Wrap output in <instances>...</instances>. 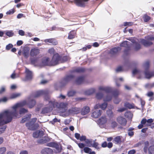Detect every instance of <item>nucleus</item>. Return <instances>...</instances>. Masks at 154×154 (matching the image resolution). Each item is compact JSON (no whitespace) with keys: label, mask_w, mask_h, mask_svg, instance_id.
Returning <instances> with one entry per match:
<instances>
[{"label":"nucleus","mask_w":154,"mask_h":154,"mask_svg":"<svg viewBox=\"0 0 154 154\" xmlns=\"http://www.w3.org/2000/svg\"><path fill=\"white\" fill-rule=\"evenodd\" d=\"M76 5L78 6L84 7L85 6V2L89 0H74Z\"/></svg>","instance_id":"16"},{"label":"nucleus","mask_w":154,"mask_h":154,"mask_svg":"<svg viewBox=\"0 0 154 154\" xmlns=\"http://www.w3.org/2000/svg\"><path fill=\"white\" fill-rule=\"evenodd\" d=\"M143 18L145 22H147L150 20L151 17L146 14H145L143 17Z\"/></svg>","instance_id":"41"},{"label":"nucleus","mask_w":154,"mask_h":154,"mask_svg":"<svg viewBox=\"0 0 154 154\" xmlns=\"http://www.w3.org/2000/svg\"><path fill=\"white\" fill-rule=\"evenodd\" d=\"M39 49L37 48H34L30 50V55L32 57L36 56L39 53Z\"/></svg>","instance_id":"17"},{"label":"nucleus","mask_w":154,"mask_h":154,"mask_svg":"<svg viewBox=\"0 0 154 154\" xmlns=\"http://www.w3.org/2000/svg\"><path fill=\"white\" fill-rule=\"evenodd\" d=\"M25 78L22 79V80L23 81H26L31 80L32 78V72L27 68L25 67Z\"/></svg>","instance_id":"12"},{"label":"nucleus","mask_w":154,"mask_h":154,"mask_svg":"<svg viewBox=\"0 0 154 154\" xmlns=\"http://www.w3.org/2000/svg\"><path fill=\"white\" fill-rule=\"evenodd\" d=\"M92 140L91 139H87L85 143L87 145V146L89 147H91L92 144Z\"/></svg>","instance_id":"39"},{"label":"nucleus","mask_w":154,"mask_h":154,"mask_svg":"<svg viewBox=\"0 0 154 154\" xmlns=\"http://www.w3.org/2000/svg\"><path fill=\"white\" fill-rule=\"evenodd\" d=\"M28 102L26 101L16 103L12 107L13 110L5 111L0 114V126L6 124L10 122L12 119L13 117L19 118L17 108L27 105Z\"/></svg>","instance_id":"2"},{"label":"nucleus","mask_w":154,"mask_h":154,"mask_svg":"<svg viewBox=\"0 0 154 154\" xmlns=\"http://www.w3.org/2000/svg\"><path fill=\"white\" fill-rule=\"evenodd\" d=\"M112 89L110 87H106L105 91L107 93H110L112 92Z\"/></svg>","instance_id":"55"},{"label":"nucleus","mask_w":154,"mask_h":154,"mask_svg":"<svg viewBox=\"0 0 154 154\" xmlns=\"http://www.w3.org/2000/svg\"><path fill=\"white\" fill-rule=\"evenodd\" d=\"M53 150L51 148H47L43 149L41 151L42 154H52Z\"/></svg>","instance_id":"21"},{"label":"nucleus","mask_w":154,"mask_h":154,"mask_svg":"<svg viewBox=\"0 0 154 154\" xmlns=\"http://www.w3.org/2000/svg\"><path fill=\"white\" fill-rule=\"evenodd\" d=\"M121 48L119 47H115L112 48L110 51L109 53L111 55H114L116 54L120 50Z\"/></svg>","instance_id":"18"},{"label":"nucleus","mask_w":154,"mask_h":154,"mask_svg":"<svg viewBox=\"0 0 154 154\" xmlns=\"http://www.w3.org/2000/svg\"><path fill=\"white\" fill-rule=\"evenodd\" d=\"M7 127L6 125H4L2 128H0V134L4 132Z\"/></svg>","instance_id":"59"},{"label":"nucleus","mask_w":154,"mask_h":154,"mask_svg":"<svg viewBox=\"0 0 154 154\" xmlns=\"http://www.w3.org/2000/svg\"><path fill=\"white\" fill-rule=\"evenodd\" d=\"M149 66V62L147 61L145 62L143 64V67L145 68L144 72L146 78L147 79H150L154 76V73L153 72H150L148 70Z\"/></svg>","instance_id":"4"},{"label":"nucleus","mask_w":154,"mask_h":154,"mask_svg":"<svg viewBox=\"0 0 154 154\" xmlns=\"http://www.w3.org/2000/svg\"><path fill=\"white\" fill-rule=\"evenodd\" d=\"M149 154H154V146H150L148 149Z\"/></svg>","instance_id":"45"},{"label":"nucleus","mask_w":154,"mask_h":154,"mask_svg":"<svg viewBox=\"0 0 154 154\" xmlns=\"http://www.w3.org/2000/svg\"><path fill=\"white\" fill-rule=\"evenodd\" d=\"M124 106L129 109H131L134 108V104H131L128 102L125 103Z\"/></svg>","instance_id":"37"},{"label":"nucleus","mask_w":154,"mask_h":154,"mask_svg":"<svg viewBox=\"0 0 154 154\" xmlns=\"http://www.w3.org/2000/svg\"><path fill=\"white\" fill-rule=\"evenodd\" d=\"M87 139L86 137L85 136L82 135L80 136L79 140L81 141H85Z\"/></svg>","instance_id":"63"},{"label":"nucleus","mask_w":154,"mask_h":154,"mask_svg":"<svg viewBox=\"0 0 154 154\" xmlns=\"http://www.w3.org/2000/svg\"><path fill=\"white\" fill-rule=\"evenodd\" d=\"M130 48L125 49L124 51V55L125 56H127L129 54V51Z\"/></svg>","instance_id":"58"},{"label":"nucleus","mask_w":154,"mask_h":154,"mask_svg":"<svg viewBox=\"0 0 154 154\" xmlns=\"http://www.w3.org/2000/svg\"><path fill=\"white\" fill-rule=\"evenodd\" d=\"M61 113L62 114L60 115V116L64 117H66L69 115L68 111H66V109L65 112Z\"/></svg>","instance_id":"51"},{"label":"nucleus","mask_w":154,"mask_h":154,"mask_svg":"<svg viewBox=\"0 0 154 154\" xmlns=\"http://www.w3.org/2000/svg\"><path fill=\"white\" fill-rule=\"evenodd\" d=\"M85 71V69L84 68L82 67H78L75 68V69L73 70L72 72H83Z\"/></svg>","instance_id":"32"},{"label":"nucleus","mask_w":154,"mask_h":154,"mask_svg":"<svg viewBox=\"0 0 154 154\" xmlns=\"http://www.w3.org/2000/svg\"><path fill=\"white\" fill-rule=\"evenodd\" d=\"M47 146L55 148L56 149V153L61 152L62 149L61 146L58 145L57 143L54 142H49L47 144Z\"/></svg>","instance_id":"10"},{"label":"nucleus","mask_w":154,"mask_h":154,"mask_svg":"<svg viewBox=\"0 0 154 154\" xmlns=\"http://www.w3.org/2000/svg\"><path fill=\"white\" fill-rule=\"evenodd\" d=\"M29 50L28 48H25L23 50V54L26 58H27L29 56Z\"/></svg>","instance_id":"33"},{"label":"nucleus","mask_w":154,"mask_h":154,"mask_svg":"<svg viewBox=\"0 0 154 154\" xmlns=\"http://www.w3.org/2000/svg\"><path fill=\"white\" fill-rule=\"evenodd\" d=\"M36 103L35 101L33 99L29 100L28 102L27 106L30 109L34 107Z\"/></svg>","instance_id":"26"},{"label":"nucleus","mask_w":154,"mask_h":154,"mask_svg":"<svg viewBox=\"0 0 154 154\" xmlns=\"http://www.w3.org/2000/svg\"><path fill=\"white\" fill-rule=\"evenodd\" d=\"M116 120L119 124L123 126H125L127 122L125 118L122 116L118 117L116 119Z\"/></svg>","instance_id":"14"},{"label":"nucleus","mask_w":154,"mask_h":154,"mask_svg":"<svg viewBox=\"0 0 154 154\" xmlns=\"http://www.w3.org/2000/svg\"><path fill=\"white\" fill-rule=\"evenodd\" d=\"M133 47L134 50L136 51L139 50L141 48V45L137 42L134 44Z\"/></svg>","instance_id":"35"},{"label":"nucleus","mask_w":154,"mask_h":154,"mask_svg":"<svg viewBox=\"0 0 154 154\" xmlns=\"http://www.w3.org/2000/svg\"><path fill=\"white\" fill-rule=\"evenodd\" d=\"M6 35L9 37H11L13 36L14 34V33L12 31H7L6 32Z\"/></svg>","instance_id":"50"},{"label":"nucleus","mask_w":154,"mask_h":154,"mask_svg":"<svg viewBox=\"0 0 154 154\" xmlns=\"http://www.w3.org/2000/svg\"><path fill=\"white\" fill-rule=\"evenodd\" d=\"M14 12V9H11L10 10L6 12V14L8 15H10L13 14Z\"/></svg>","instance_id":"62"},{"label":"nucleus","mask_w":154,"mask_h":154,"mask_svg":"<svg viewBox=\"0 0 154 154\" xmlns=\"http://www.w3.org/2000/svg\"><path fill=\"white\" fill-rule=\"evenodd\" d=\"M103 96V95L102 93L99 92L96 94V97L98 99H100L102 98Z\"/></svg>","instance_id":"53"},{"label":"nucleus","mask_w":154,"mask_h":154,"mask_svg":"<svg viewBox=\"0 0 154 154\" xmlns=\"http://www.w3.org/2000/svg\"><path fill=\"white\" fill-rule=\"evenodd\" d=\"M54 100L55 107H56L59 109L60 112H63L65 111L66 108L67 106V104L65 103H58L55 102Z\"/></svg>","instance_id":"6"},{"label":"nucleus","mask_w":154,"mask_h":154,"mask_svg":"<svg viewBox=\"0 0 154 154\" xmlns=\"http://www.w3.org/2000/svg\"><path fill=\"white\" fill-rule=\"evenodd\" d=\"M6 150V148L5 147H2L0 148V154H4Z\"/></svg>","instance_id":"57"},{"label":"nucleus","mask_w":154,"mask_h":154,"mask_svg":"<svg viewBox=\"0 0 154 154\" xmlns=\"http://www.w3.org/2000/svg\"><path fill=\"white\" fill-rule=\"evenodd\" d=\"M90 112V108L88 106H85L83 107L81 111V114L82 115L87 114Z\"/></svg>","instance_id":"22"},{"label":"nucleus","mask_w":154,"mask_h":154,"mask_svg":"<svg viewBox=\"0 0 154 154\" xmlns=\"http://www.w3.org/2000/svg\"><path fill=\"white\" fill-rule=\"evenodd\" d=\"M76 92L74 91H69L68 92L67 95L69 97L73 96L75 94Z\"/></svg>","instance_id":"46"},{"label":"nucleus","mask_w":154,"mask_h":154,"mask_svg":"<svg viewBox=\"0 0 154 154\" xmlns=\"http://www.w3.org/2000/svg\"><path fill=\"white\" fill-rule=\"evenodd\" d=\"M38 142L40 143L43 144L46 143L49 141L48 137H45L38 140Z\"/></svg>","instance_id":"29"},{"label":"nucleus","mask_w":154,"mask_h":154,"mask_svg":"<svg viewBox=\"0 0 154 154\" xmlns=\"http://www.w3.org/2000/svg\"><path fill=\"white\" fill-rule=\"evenodd\" d=\"M123 71V69L121 66L118 67L116 70V72H119Z\"/></svg>","instance_id":"64"},{"label":"nucleus","mask_w":154,"mask_h":154,"mask_svg":"<svg viewBox=\"0 0 154 154\" xmlns=\"http://www.w3.org/2000/svg\"><path fill=\"white\" fill-rule=\"evenodd\" d=\"M115 99L114 100V103L116 104H118L119 102L121 101V99L117 98V97H115Z\"/></svg>","instance_id":"60"},{"label":"nucleus","mask_w":154,"mask_h":154,"mask_svg":"<svg viewBox=\"0 0 154 154\" xmlns=\"http://www.w3.org/2000/svg\"><path fill=\"white\" fill-rule=\"evenodd\" d=\"M54 100H52L49 101V106L45 107L42 109V114H45L48 113L53 109V108L55 107Z\"/></svg>","instance_id":"5"},{"label":"nucleus","mask_w":154,"mask_h":154,"mask_svg":"<svg viewBox=\"0 0 154 154\" xmlns=\"http://www.w3.org/2000/svg\"><path fill=\"white\" fill-rule=\"evenodd\" d=\"M60 56L58 54H56L53 56L50 64L51 66H54L60 63Z\"/></svg>","instance_id":"8"},{"label":"nucleus","mask_w":154,"mask_h":154,"mask_svg":"<svg viewBox=\"0 0 154 154\" xmlns=\"http://www.w3.org/2000/svg\"><path fill=\"white\" fill-rule=\"evenodd\" d=\"M76 34V31L75 30H72L69 33L68 38L71 39L74 38Z\"/></svg>","instance_id":"30"},{"label":"nucleus","mask_w":154,"mask_h":154,"mask_svg":"<svg viewBox=\"0 0 154 154\" xmlns=\"http://www.w3.org/2000/svg\"><path fill=\"white\" fill-rule=\"evenodd\" d=\"M75 76L74 75L72 74L66 75L62 80L61 82V84L63 86L64 85L73 79Z\"/></svg>","instance_id":"11"},{"label":"nucleus","mask_w":154,"mask_h":154,"mask_svg":"<svg viewBox=\"0 0 154 154\" xmlns=\"http://www.w3.org/2000/svg\"><path fill=\"white\" fill-rule=\"evenodd\" d=\"M107 105V103L106 102L101 104H100V108L101 109L103 110H105L106 108Z\"/></svg>","instance_id":"49"},{"label":"nucleus","mask_w":154,"mask_h":154,"mask_svg":"<svg viewBox=\"0 0 154 154\" xmlns=\"http://www.w3.org/2000/svg\"><path fill=\"white\" fill-rule=\"evenodd\" d=\"M117 123L115 121H112L111 123V126L112 128H115L117 125Z\"/></svg>","instance_id":"61"},{"label":"nucleus","mask_w":154,"mask_h":154,"mask_svg":"<svg viewBox=\"0 0 154 154\" xmlns=\"http://www.w3.org/2000/svg\"><path fill=\"white\" fill-rule=\"evenodd\" d=\"M121 47H124L126 48H130L131 43L129 42L125 41L122 42L120 45Z\"/></svg>","instance_id":"25"},{"label":"nucleus","mask_w":154,"mask_h":154,"mask_svg":"<svg viewBox=\"0 0 154 154\" xmlns=\"http://www.w3.org/2000/svg\"><path fill=\"white\" fill-rule=\"evenodd\" d=\"M142 72V71H141L140 70H138L136 69H135L133 70L132 74L134 75L137 74L140 75Z\"/></svg>","instance_id":"42"},{"label":"nucleus","mask_w":154,"mask_h":154,"mask_svg":"<svg viewBox=\"0 0 154 154\" xmlns=\"http://www.w3.org/2000/svg\"><path fill=\"white\" fill-rule=\"evenodd\" d=\"M31 117V114L27 115L26 116H25L23 118H22L20 122V123H23L25 122L29 121Z\"/></svg>","instance_id":"28"},{"label":"nucleus","mask_w":154,"mask_h":154,"mask_svg":"<svg viewBox=\"0 0 154 154\" xmlns=\"http://www.w3.org/2000/svg\"><path fill=\"white\" fill-rule=\"evenodd\" d=\"M95 91V89L94 88H91L85 91V93L87 95H90L93 94Z\"/></svg>","instance_id":"31"},{"label":"nucleus","mask_w":154,"mask_h":154,"mask_svg":"<svg viewBox=\"0 0 154 154\" xmlns=\"http://www.w3.org/2000/svg\"><path fill=\"white\" fill-rule=\"evenodd\" d=\"M106 113L110 118H112L114 116V114L111 110L109 109L106 111Z\"/></svg>","instance_id":"44"},{"label":"nucleus","mask_w":154,"mask_h":154,"mask_svg":"<svg viewBox=\"0 0 154 154\" xmlns=\"http://www.w3.org/2000/svg\"><path fill=\"white\" fill-rule=\"evenodd\" d=\"M113 142L116 144L120 143L121 142V140L120 136H117L115 137Z\"/></svg>","instance_id":"36"},{"label":"nucleus","mask_w":154,"mask_h":154,"mask_svg":"<svg viewBox=\"0 0 154 154\" xmlns=\"http://www.w3.org/2000/svg\"><path fill=\"white\" fill-rule=\"evenodd\" d=\"M31 64L35 67H41L42 64L41 61L37 58H30Z\"/></svg>","instance_id":"9"},{"label":"nucleus","mask_w":154,"mask_h":154,"mask_svg":"<svg viewBox=\"0 0 154 154\" xmlns=\"http://www.w3.org/2000/svg\"><path fill=\"white\" fill-rule=\"evenodd\" d=\"M37 119L36 118H33L32 119L30 122L26 123V126L29 129L34 130L36 129V128H34L35 126H36L37 127L38 126V124H36L34 125H33L34 123L37 120Z\"/></svg>","instance_id":"7"},{"label":"nucleus","mask_w":154,"mask_h":154,"mask_svg":"<svg viewBox=\"0 0 154 154\" xmlns=\"http://www.w3.org/2000/svg\"><path fill=\"white\" fill-rule=\"evenodd\" d=\"M92 150L90 148L87 147H85L84 148V151L85 153H89Z\"/></svg>","instance_id":"56"},{"label":"nucleus","mask_w":154,"mask_h":154,"mask_svg":"<svg viewBox=\"0 0 154 154\" xmlns=\"http://www.w3.org/2000/svg\"><path fill=\"white\" fill-rule=\"evenodd\" d=\"M153 122V120L152 119H149L146 120L145 118H143L142 120V122L143 124H145V126L147 127L151 126V123Z\"/></svg>","instance_id":"15"},{"label":"nucleus","mask_w":154,"mask_h":154,"mask_svg":"<svg viewBox=\"0 0 154 154\" xmlns=\"http://www.w3.org/2000/svg\"><path fill=\"white\" fill-rule=\"evenodd\" d=\"M80 111V109L79 108L72 107L69 109L68 111L69 115H74L78 113Z\"/></svg>","instance_id":"13"},{"label":"nucleus","mask_w":154,"mask_h":154,"mask_svg":"<svg viewBox=\"0 0 154 154\" xmlns=\"http://www.w3.org/2000/svg\"><path fill=\"white\" fill-rule=\"evenodd\" d=\"M102 112L100 110H96L92 113V116L94 118H97L101 115Z\"/></svg>","instance_id":"24"},{"label":"nucleus","mask_w":154,"mask_h":154,"mask_svg":"<svg viewBox=\"0 0 154 154\" xmlns=\"http://www.w3.org/2000/svg\"><path fill=\"white\" fill-rule=\"evenodd\" d=\"M69 57L67 56H65L63 57L60 56V63L65 62L69 60Z\"/></svg>","instance_id":"40"},{"label":"nucleus","mask_w":154,"mask_h":154,"mask_svg":"<svg viewBox=\"0 0 154 154\" xmlns=\"http://www.w3.org/2000/svg\"><path fill=\"white\" fill-rule=\"evenodd\" d=\"M28 112V110L24 108H21L19 110V113L20 114H24Z\"/></svg>","instance_id":"48"},{"label":"nucleus","mask_w":154,"mask_h":154,"mask_svg":"<svg viewBox=\"0 0 154 154\" xmlns=\"http://www.w3.org/2000/svg\"><path fill=\"white\" fill-rule=\"evenodd\" d=\"M49 91L48 90H41L36 92L34 94V97L35 98L38 97L42 95H45V99L46 100H49L50 99V96L48 95Z\"/></svg>","instance_id":"3"},{"label":"nucleus","mask_w":154,"mask_h":154,"mask_svg":"<svg viewBox=\"0 0 154 154\" xmlns=\"http://www.w3.org/2000/svg\"><path fill=\"white\" fill-rule=\"evenodd\" d=\"M112 98V96L108 95L103 100L104 102L109 101H110Z\"/></svg>","instance_id":"52"},{"label":"nucleus","mask_w":154,"mask_h":154,"mask_svg":"<svg viewBox=\"0 0 154 154\" xmlns=\"http://www.w3.org/2000/svg\"><path fill=\"white\" fill-rule=\"evenodd\" d=\"M44 41L46 43L48 42L51 43L53 45H57L58 43L56 40L53 38L46 39H45Z\"/></svg>","instance_id":"20"},{"label":"nucleus","mask_w":154,"mask_h":154,"mask_svg":"<svg viewBox=\"0 0 154 154\" xmlns=\"http://www.w3.org/2000/svg\"><path fill=\"white\" fill-rule=\"evenodd\" d=\"M84 76H80L77 78L75 81V83L77 85H80L82 83L84 80Z\"/></svg>","instance_id":"27"},{"label":"nucleus","mask_w":154,"mask_h":154,"mask_svg":"<svg viewBox=\"0 0 154 154\" xmlns=\"http://www.w3.org/2000/svg\"><path fill=\"white\" fill-rule=\"evenodd\" d=\"M95 141L92 144L91 147H94L97 149H100V147L99 146V143L97 142H95Z\"/></svg>","instance_id":"43"},{"label":"nucleus","mask_w":154,"mask_h":154,"mask_svg":"<svg viewBox=\"0 0 154 154\" xmlns=\"http://www.w3.org/2000/svg\"><path fill=\"white\" fill-rule=\"evenodd\" d=\"M140 42L146 47L150 46L153 44L152 42L143 39H141Z\"/></svg>","instance_id":"19"},{"label":"nucleus","mask_w":154,"mask_h":154,"mask_svg":"<svg viewBox=\"0 0 154 154\" xmlns=\"http://www.w3.org/2000/svg\"><path fill=\"white\" fill-rule=\"evenodd\" d=\"M125 116L128 118H131L132 117V114L130 111H127L125 114Z\"/></svg>","instance_id":"47"},{"label":"nucleus","mask_w":154,"mask_h":154,"mask_svg":"<svg viewBox=\"0 0 154 154\" xmlns=\"http://www.w3.org/2000/svg\"><path fill=\"white\" fill-rule=\"evenodd\" d=\"M28 102L26 101L16 103L12 107L13 110L5 111L0 114V126L6 124L10 122L12 119L13 117L19 118L17 108L27 105Z\"/></svg>","instance_id":"1"},{"label":"nucleus","mask_w":154,"mask_h":154,"mask_svg":"<svg viewBox=\"0 0 154 154\" xmlns=\"http://www.w3.org/2000/svg\"><path fill=\"white\" fill-rule=\"evenodd\" d=\"M114 97H117L119 94V91L118 89H115L111 92Z\"/></svg>","instance_id":"38"},{"label":"nucleus","mask_w":154,"mask_h":154,"mask_svg":"<svg viewBox=\"0 0 154 154\" xmlns=\"http://www.w3.org/2000/svg\"><path fill=\"white\" fill-rule=\"evenodd\" d=\"M107 122V119L105 116L102 117L99 119L98 122L102 125L106 123Z\"/></svg>","instance_id":"34"},{"label":"nucleus","mask_w":154,"mask_h":154,"mask_svg":"<svg viewBox=\"0 0 154 154\" xmlns=\"http://www.w3.org/2000/svg\"><path fill=\"white\" fill-rule=\"evenodd\" d=\"M42 66L43 65H51L50 62H49V58L48 57L43 58L41 62Z\"/></svg>","instance_id":"23"},{"label":"nucleus","mask_w":154,"mask_h":154,"mask_svg":"<svg viewBox=\"0 0 154 154\" xmlns=\"http://www.w3.org/2000/svg\"><path fill=\"white\" fill-rule=\"evenodd\" d=\"M20 95V93H15L14 94L11 95V99H14L17 98Z\"/></svg>","instance_id":"54"}]
</instances>
